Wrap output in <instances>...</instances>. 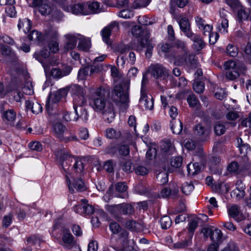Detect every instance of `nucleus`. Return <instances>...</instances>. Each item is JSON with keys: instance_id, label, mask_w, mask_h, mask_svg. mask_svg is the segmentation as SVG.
Masks as SVG:
<instances>
[{"instance_id": "f257e3e1", "label": "nucleus", "mask_w": 251, "mask_h": 251, "mask_svg": "<svg viewBox=\"0 0 251 251\" xmlns=\"http://www.w3.org/2000/svg\"><path fill=\"white\" fill-rule=\"evenodd\" d=\"M109 94V90L103 87L92 89L89 100L93 109L96 112L100 113L102 118L110 123L115 119L116 114L113 104L106 99Z\"/></svg>"}, {"instance_id": "f03ea898", "label": "nucleus", "mask_w": 251, "mask_h": 251, "mask_svg": "<svg viewBox=\"0 0 251 251\" xmlns=\"http://www.w3.org/2000/svg\"><path fill=\"white\" fill-rule=\"evenodd\" d=\"M59 158V162L63 170V174L65 175L70 191L74 193L75 189L77 191L82 192L86 189L84 183L81 179L77 180L72 176L70 172V163L74 161V157L70 154L63 151L58 152L56 154Z\"/></svg>"}, {"instance_id": "7ed1b4c3", "label": "nucleus", "mask_w": 251, "mask_h": 251, "mask_svg": "<svg viewBox=\"0 0 251 251\" xmlns=\"http://www.w3.org/2000/svg\"><path fill=\"white\" fill-rule=\"evenodd\" d=\"M107 210L119 221L121 219V215L130 216L134 214L135 212L134 207L131 204L127 203L109 205Z\"/></svg>"}, {"instance_id": "20e7f679", "label": "nucleus", "mask_w": 251, "mask_h": 251, "mask_svg": "<svg viewBox=\"0 0 251 251\" xmlns=\"http://www.w3.org/2000/svg\"><path fill=\"white\" fill-rule=\"evenodd\" d=\"M54 231L59 229L61 235L62 245L67 248H71L75 246V237L72 234L69 228L56 222L53 227Z\"/></svg>"}, {"instance_id": "39448f33", "label": "nucleus", "mask_w": 251, "mask_h": 251, "mask_svg": "<svg viewBox=\"0 0 251 251\" xmlns=\"http://www.w3.org/2000/svg\"><path fill=\"white\" fill-rule=\"evenodd\" d=\"M127 186L125 182H118L115 185L116 192H114V188L111 186L106 193L104 196V199L109 201L113 197L126 198L127 197V193L126 192Z\"/></svg>"}, {"instance_id": "423d86ee", "label": "nucleus", "mask_w": 251, "mask_h": 251, "mask_svg": "<svg viewBox=\"0 0 251 251\" xmlns=\"http://www.w3.org/2000/svg\"><path fill=\"white\" fill-rule=\"evenodd\" d=\"M147 81V79L145 76H143L141 82V97L139 102L144 106L146 110H151L153 108V99L151 96H148L146 93L145 85Z\"/></svg>"}, {"instance_id": "0eeeda50", "label": "nucleus", "mask_w": 251, "mask_h": 251, "mask_svg": "<svg viewBox=\"0 0 251 251\" xmlns=\"http://www.w3.org/2000/svg\"><path fill=\"white\" fill-rule=\"evenodd\" d=\"M73 98L74 109L82 107L86 102L83 90L78 85L75 86L73 89Z\"/></svg>"}, {"instance_id": "6e6552de", "label": "nucleus", "mask_w": 251, "mask_h": 251, "mask_svg": "<svg viewBox=\"0 0 251 251\" xmlns=\"http://www.w3.org/2000/svg\"><path fill=\"white\" fill-rule=\"evenodd\" d=\"M66 127L62 123H57L53 125V131L55 136L61 141L67 142L70 141H75L77 140V137L75 135L70 137H65L63 135L66 130Z\"/></svg>"}, {"instance_id": "1a4fd4ad", "label": "nucleus", "mask_w": 251, "mask_h": 251, "mask_svg": "<svg viewBox=\"0 0 251 251\" xmlns=\"http://www.w3.org/2000/svg\"><path fill=\"white\" fill-rule=\"evenodd\" d=\"M66 95L67 92L65 90H59L50 94L46 103V110L50 112L52 110V105L59 101Z\"/></svg>"}, {"instance_id": "9d476101", "label": "nucleus", "mask_w": 251, "mask_h": 251, "mask_svg": "<svg viewBox=\"0 0 251 251\" xmlns=\"http://www.w3.org/2000/svg\"><path fill=\"white\" fill-rule=\"evenodd\" d=\"M208 220V217L203 214H201L199 215V216L193 217L189 223L188 230L189 231V234L188 237H192L193 234L196 229L197 228L198 225L201 222H206Z\"/></svg>"}, {"instance_id": "9b49d317", "label": "nucleus", "mask_w": 251, "mask_h": 251, "mask_svg": "<svg viewBox=\"0 0 251 251\" xmlns=\"http://www.w3.org/2000/svg\"><path fill=\"white\" fill-rule=\"evenodd\" d=\"M111 99L115 102L125 103L128 100V96L126 93H124L121 85H116L111 92Z\"/></svg>"}, {"instance_id": "f8f14e48", "label": "nucleus", "mask_w": 251, "mask_h": 251, "mask_svg": "<svg viewBox=\"0 0 251 251\" xmlns=\"http://www.w3.org/2000/svg\"><path fill=\"white\" fill-rule=\"evenodd\" d=\"M119 24L116 22H113L108 26L105 27L101 31V35L102 40L106 44H109V37L111 32H116L119 30Z\"/></svg>"}, {"instance_id": "ddd939ff", "label": "nucleus", "mask_w": 251, "mask_h": 251, "mask_svg": "<svg viewBox=\"0 0 251 251\" xmlns=\"http://www.w3.org/2000/svg\"><path fill=\"white\" fill-rule=\"evenodd\" d=\"M1 117L3 122L10 126H13L16 118V112L13 109H6L3 107L0 109Z\"/></svg>"}, {"instance_id": "4468645a", "label": "nucleus", "mask_w": 251, "mask_h": 251, "mask_svg": "<svg viewBox=\"0 0 251 251\" xmlns=\"http://www.w3.org/2000/svg\"><path fill=\"white\" fill-rule=\"evenodd\" d=\"M194 133L201 140L205 141L209 135L210 128L202 124H199L194 127Z\"/></svg>"}, {"instance_id": "2eb2a0df", "label": "nucleus", "mask_w": 251, "mask_h": 251, "mask_svg": "<svg viewBox=\"0 0 251 251\" xmlns=\"http://www.w3.org/2000/svg\"><path fill=\"white\" fill-rule=\"evenodd\" d=\"M73 162L74 164L71 169L72 171L71 174H72V176H74L75 179H81L82 180L81 175L84 169L83 163L81 159L74 157Z\"/></svg>"}, {"instance_id": "dca6fc26", "label": "nucleus", "mask_w": 251, "mask_h": 251, "mask_svg": "<svg viewBox=\"0 0 251 251\" xmlns=\"http://www.w3.org/2000/svg\"><path fill=\"white\" fill-rule=\"evenodd\" d=\"M161 151L165 156L172 155L175 151V148L173 143L170 139H164L160 143Z\"/></svg>"}, {"instance_id": "f3484780", "label": "nucleus", "mask_w": 251, "mask_h": 251, "mask_svg": "<svg viewBox=\"0 0 251 251\" xmlns=\"http://www.w3.org/2000/svg\"><path fill=\"white\" fill-rule=\"evenodd\" d=\"M150 70L152 75L155 78H163L168 74L166 69L160 64L151 66Z\"/></svg>"}, {"instance_id": "a211bd4d", "label": "nucleus", "mask_w": 251, "mask_h": 251, "mask_svg": "<svg viewBox=\"0 0 251 251\" xmlns=\"http://www.w3.org/2000/svg\"><path fill=\"white\" fill-rule=\"evenodd\" d=\"M150 35H147L145 37V39H142L139 42V45L137 47V50L139 51L142 50L143 48H147V50L146 51V56L148 58H150L152 54V50L153 46L149 41Z\"/></svg>"}, {"instance_id": "6ab92c4d", "label": "nucleus", "mask_w": 251, "mask_h": 251, "mask_svg": "<svg viewBox=\"0 0 251 251\" xmlns=\"http://www.w3.org/2000/svg\"><path fill=\"white\" fill-rule=\"evenodd\" d=\"M50 55V52L47 49H43L39 52H35L34 54V57L42 64L46 72L49 71L50 69L48 66L45 64L44 59L48 58Z\"/></svg>"}, {"instance_id": "aec40b11", "label": "nucleus", "mask_w": 251, "mask_h": 251, "mask_svg": "<svg viewBox=\"0 0 251 251\" xmlns=\"http://www.w3.org/2000/svg\"><path fill=\"white\" fill-rule=\"evenodd\" d=\"M109 227L113 234L120 233V236L124 238H126L128 235V232L123 229L120 225L115 221H110L109 224Z\"/></svg>"}, {"instance_id": "412c9836", "label": "nucleus", "mask_w": 251, "mask_h": 251, "mask_svg": "<svg viewBox=\"0 0 251 251\" xmlns=\"http://www.w3.org/2000/svg\"><path fill=\"white\" fill-rule=\"evenodd\" d=\"M62 8L68 12H72L75 14H82L84 15L85 11V5L84 3H77L72 5L70 6L63 5Z\"/></svg>"}, {"instance_id": "4be33fe9", "label": "nucleus", "mask_w": 251, "mask_h": 251, "mask_svg": "<svg viewBox=\"0 0 251 251\" xmlns=\"http://www.w3.org/2000/svg\"><path fill=\"white\" fill-rule=\"evenodd\" d=\"M85 11L84 15L98 13L101 11L100 3L96 1H88L85 3Z\"/></svg>"}, {"instance_id": "5701e85b", "label": "nucleus", "mask_w": 251, "mask_h": 251, "mask_svg": "<svg viewBox=\"0 0 251 251\" xmlns=\"http://www.w3.org/2000/svg\"><path fill=\"white\" fill-rule=\"evenodd\" d=\"M180 29L187 37H191L192 32L191 30L190 25L188 19L186 18H182L178 22Z\"/></svg>"}, {"instance_id": "b1692460", "label": "nucleus", "mask_w": 251, "mask_h": 251, "mask_svg": "<svg viewBox=\"0 0 251 251\" xmlns=\"http://www.w3.org/2000/svg\"><path fill=\"white\" fill-rule=\"evenodd\" d=\"M74 110L76 117H75L73 119V121L76 122L78 120V119H80L84 122H86L87 121L88 114L87 111L85 108L80 107H79L78 109L77 108H75Z\"/></svg>"}, {"instance_id": "393cba45", "label": "nucleus", "mask_w": 251, "mask_h": 251, "mask_svg": "<svg viewBox=\"0 0 251 251\" xmlns=\"http://www.w3.org/2000/svg\"><path fill=\"white\" fill-rule=\"evenodd\" d=\"M131 32L132 34L136 38H141L138 41L139 44V42L141 41L142 39H145L146 36L147 35H150L147 31H144L141 26L139 25L134 26L131 29Z\"/></svg>"}, {"instance_id": "a878e982", "label": "nucleus", "mask_w": 251, "mask_h": 251, "mask_svg": "<svg viewBox=\"0 0 251 251\" xmlns=\"http://www.w3.org/2000/svg\"><path fill=\"white\" fill-rule=\"evenodd\" d=\"M72 69L70 67L66 68L65 71H62L60 69L55 68L50 71V75L54 78H59L64 76L68 75L71 71Z\"/></svg>"}, {"instance_id": "bb28decb", "label": "nucleus", "mask_w": 251, "mask_h": 251, "mask_svg": "<svg viewBox=\"0 0 251 251\" xmlns=\"http://www.w3.org/2000/svg\"><path fill=\"white\" fill-rule=\"evenodd\" d=\"M236 187L233 193L236 195V197L238 199L243 198L245 194V185L241 180H238L236 183Z\"/></svg>"}, {"instance_id": "cd10ccee", "label": "nucleus", "mask_w": 251, "mask_h": 251, "mask_svg": "<svg viewBox=\"0 0 251 251\" xmlns=\"http://www.w3.org/2000/svg\"><path fill=\"white\" fill-rule=\"evenodd\" d=\"M170 126L173 133L179 134L181 132L183 128V124L179 120H173L171 122Z\"/></svg>"}, {"instance_id": "c85d7f7f", "label": "nucleus", "mask_w": 251, "mask_h": 251, "mask_svg": "<svg viewBox=\"0 0 251 251\" xmlns=\"http://www.w3.org/2000/svg\"><path fill=\"white\" fill-rule=\"evenodd\" d=\"M201 167L198 163H189L187 166V171L188 176H194L200 172Z\"/></svg>"}, {"instance_id": "c756f323", "label": "nucleus", "mask_w": 251, "mask_h": 251, "mask_svg": "<svg viewBox=\"0 0 251 251\" xmlns=\"http://www.w3.org/2000/svg\"><path fill=\"white\" fill-rule=\"evenodd\" d=\"M188 38L191 39L194 42V45L195 46L196 50H201L204 48L205 44L200 36L195 35L192 33V37Z\"/></svg>"}, {"instance_id": "7c9ffc66", "label": "nucleus", "mask_w": 251, "mask_h": 251, "mask_svg": "<svg viewBox=\"0 0 251 251\" xmlns=\"http://www.w3.org/2000/svg\"><path fill=\"white\" fill-rule=\"evenodd\" d=\"M18 27L19 30L23 28L24 32L26 33L30 30L31 23L29 19L25 18L19 21Z\"/></svg>"}, {"instance_id": "2f4dec72", "label": "nucleus", "mask_w": 251, "mask_h": 251, "mask_svg": "<svg viewBox=\"0 0 251 251\" xmlns=\"http://www.w3.org/2000/svg\"><path fill=\"white\" fill-rule=\"evenodd\" d=\"M67 41L64 45V48L66 50H72L74 49L77 43V38L71 35H68L67 36Z\"/></svg>"}, {"instance_id": "473e14b6", "label": "nucleus", "mask_w": 251, "mask_h": 251, "mask_svg": "<svg viewBox=\"0 0 251 251\" xmlns=\"http://www.w3.org/2000/svg\"><path fill=\"white\" fill-rule=\"evenodd\" d=\"M191 237H188L183 241L178 242L173 244V248L176 249H183L192 244Z\"/></svg>"}, {"instance_id": "72a5a7b5", "label": "nucleus", "mask_w": 251, "mask_h": 251, "mask_svg": "<svg viewBox=\"0 0 251 251\" xmlns=\"http://www.w3.org/2000/svg\"><path fill=\"white\" fill-rule=\"evenodd\" d=\"M121 132L119 130H116L113 128H109L105 130V135L109 139H117L121 136Z\"/></svg>"}, {"instance_id": "f704fd0d", "label": "nucleus", "mask_w": 251, "mask_h": 251, "mask_svg": "<svg viewBox=\"0 0 251 251\" xmlns=\"http://www.w3.org/2000/svg\"><path fill=\"white\" fill-rule=\"evenodd\" d=\"M28 38L31 41L39 43L42 40V35L39 31L33 30L28 34Z\"/></svg>"}, {"instance_id": "c9c22d12", "label": "nucleus", "mask_w": 251, "mask_h": 251, "mask_svg": "<svg viewBox=\"0 0 251 251\" xmlns=\"http://www.w3.org/2000/svg\"><path fill=\"white\" fill-rule=\"evenodd\" d=\"M91 47L90 40L88 38H83L80 39L78 45L79 50L83 51H87Z\"/></svg>"}, {"instance_id": "e433bc0d", "label": "nucleus", "mask_w": 251, "mask_h": 251, "mask_svg": "<svg viewBox=\"0 0 251 251\" xmlns=\"http://www.w3.org/2000/svg\"><path fill=\"white\" fill-rule=\"evenodd\" d=\"M81 201L83 203V215L92 214L94 211L93 206L87 203L88 201L86 199H81ZM80 212H82V211Z\"/></svg>"}, {"instance_id": "4c0bfd02", "label": "nucleus", "mask_w": 251, "mask_h": 251, "mask_svg": "<svg viewBox=\"0 0 251 251\" xmlns=\"http://www.w3.org/2000/svg\"><path fill=\"white\" fill-rule=\"evenodd\" d=\"M52 8L50 4L46 3H43L39 8L40 13L44 16L49 15L52 11Z\"/></svg>"}, {"instance_id": "58836bf2", "label": "nucleus", "mask_w": 251, "mask_h": 251, "mask_svg": "<svg viewBox=\"0 0 251 251\" xmlns=\"http://www.w3.org/2000/svg\"><path fill=\"white\" fill-rule=\"evenodd\" d=\"M222 238V233L220 229H215L213 230L210 239L213 243L219 244Z\"/></svg>"}, {"instance_id": "ea45409f", "label": "nucleus", "mask_w": 251, "mask_h": 251, "mask_svg": "<svg viewBox=\"0 0 251 251\" xmlns=\"http://www.w3.org/2000/svg\"><path fill=\"white\" fill-rule=\"evenodd\" d=\"M228 213L229 215L233 219L237 220V217L240 213L239 207L237 205H233L228 209Z\"/></svg>"}, {"instance_id": "a19ab883", "label": "nucleus", "mask_w": 251, "mask_h": 251, "mask_svg": "<svg viewBox=\"0 0 251 251\" xmlns=\"http://www.w3.org/2000/svg\"><path fill=\"white\" fill-rule=\"evenodd\" d=\"M242 49L244 52V58L251 63V43L248 42L242 47Z\"/></svg>"}, {"instance_id": "79ce46f5", "label": "nucleus", "mask_w": 251, "mask_h": 251, "mask_svg": "<svg viewBox=\"0 0 251 251\" xmlns=\"http://www.w3.org/2000/svg\"><path fill=\"white\" fill-rule=\"evenodd\" d=\"M160 222L161 227L164 229L168 228L172 225V220L170 217L168 216L162 217L160 220Z\"/></svg>"}, {"instance_id": "37998d69", "label": "nucleus", "mask_w": 251, "mask_h": 251, "mask_svg": "<svg viewBox=\"0 0 251 251\" xmlns=\"http://www.w3.org/2000/svg\"><path fill=\"white\" fill-rule=\"evenodd\" d=\"M224 10H222V12L221 11L220 12L222 20L221 24V26H219V30L220 31H222L223 29L222 32L224 33H226L228 31L227 28L228 27V22L227 19L224 18L223 16L221 15L222 13L224 15Z\"/></svg>"}, {"instance_id": "c03bdc74", "label": "nucleus", "mask_w": 251, "mask_h": 251, "mask_svg": "<svg viewBox=\"0 0 251 251\" xmlns=\"http://www.w3.org/2000/svg\"><path fill=\"white\" fill-rule=\"evenodd\" d=\"M194 189V186L192 181L189 183L187 182L184 183L181 188L182 192L185 195H189Z\"/></svg>"}, {"instance_id": "a18cd8bd", "label": "nucleus", "mask_w": 251, "mask_h": 251, "mask_svg": "<svg viewBox=\"0 0 251 251\" xmlns=\"http://www.w3.org/2000/svg\"><path fill=\"white\" fill-rule=\"evenodd\" d=\"M187 101L191 107H197L199 104V100L194 94L189 95L187 98Z\"/></svg>"}, {"instance_id": "49530a36", "label": "nucleus", "mask_w": 251, "mask_h": 251, "mask_svg": "<svg viewBox=\"0 0 251 251\" xmlns=\"http://www.w3.org/2000/svg\"><path fill=\"white\" fill-rule=\"evenodd\" d=\"M224 68L227 71L238 70V67L235 61L233 60H228L225 62Z\"/></svg>"}, {"instance_id": "de8ad7c7", "label": "nucleus", "mask_w": 251, "mask_h": 251, "mask_svg": "<svg viewBox=\"0 0 251 251\" xmlns=\"http://www.w3.org/2000/svg\"><path fill=\"white\" fill-rule=\"evenodd\" d=\"M239 76V73L238 70L227 71L226 75V78L230 80L236 79Z\"/></svg>"}, {"instance_id": "09e8293b", "label": "nucleus", "mask_w": 251, "mask_h": 251, "mask_svg": "<svg viewBox=\"0 0 251 251\" xmlns=\"http://www.w3.org/2000/svg\"><path fill=\"white\" fill-rule=\"evenodd\" d=\"M193 89L197 93H202L204 89V83L201 81H195L193 83Z\"/></svg>"}, {"instance_id": "8fccbe9b", "label": "nucleus", "mask_w": 251, "mask_h": 251, "mask_svg": "<svg viewBox=\"0 0 251 251\" xmlns=\"http://www.w3.org/2000/svg\"><path fill=\"white\" fill-rule=\"evenodd\" d=\"M226 52L229 56L235 57L238 54V48L232 44H228L226 47Z\"/></svg>"}, {"instance_id": "3c124183", "label": "nucleus", "mask_w": 251, "mask_h": 251, "mask_svg": "<svg viewBox=\"0 0 251 251\" xmlns=\"http://www.w3.org/2000/svg\"><path fill=\"white\" fill-rule=\"evenodd\" d=\"M126 226L131 230H136L138 228L139 224L134 220L129 219L126 222Z\"/></svg>"}, {"instance_id": "603ef678", "label": "nucleus", "mask_w": 251, "mask_h": 251, "mask_svg": "<svg viewBox=\"0 0 251 251\" xmlns=\"http://www.w3.org/2000/svg\"><path fill=\"white\" fill-rule=\"evenodd\" d=\"M226 131L225 126L223 124L217 123L214 126V131L216 135H221L223 134Z\"/></svg>"}, {"instance_id": "864d4df0", "label": "nucleus", "mask_w": 251, "mask_h": 251, "mask_svg": "<svg viewBox=\"0 0 251 251\" xmlns=\"http://www.w3.org/2000/svg\"><path fill=\"white\" fill-rule=\"evenodd\" d=\"M133 15V12L129 9H124L121 11L118 14V16L120 17L125 19L131 18Z\"/></svg>"}, {"instance_id": "5fc2aeb1", "label": "nucleus", "mask_w": 251, "mask_h": 251, "mask_svg": "<svg viewBox=\"0 0 251 251\" xmlns=\"http://www.w3.org/2000/svg\"><path fill=\"white\" fill-rule=\"evenodd\" d=\"M227 170L230 172L234 173L237 174L239 173V165L236 162H232L228 165L227 167Z\"/></svg>"}, {"instance_id": "6e6d98bb", "label": "nucleus", "mask_w": 251, "mask_h": 251, "mask_svg": "<svg viewBox=\"0 0 251 251\" xmlns=\"http://www.w3.org/2000/svg\"><path fill=\"white\" fill-rule=\"evenodd\" d=\"M89 69V67H86L80 69L78 73V78L81 80L84 79L86 78V76L88 75Z\"/></svg>"}, {"instance_id": "4d7b16f0", "label": "nucleus", "mask_w": 251, "mask_h": 251, "mask_svg": "<svg viewBox=\"0 0 251 251\" xmlns=\"http://www.w3.org/2000/svg\"><path fill=\"white\" fill-rule=\"evenodd\" d=\"M138 22L140 24L144 25H151L153 24V22L146 16H139L138 18Z\"/></svg>"}, {"instance_id": "13d9d810", "label": "nucleus", "mask_w": 251, "mask_h": 251, "mask_svg": "<svg viewBox=\"0 0 251 251\" xmlns=\"http://www.w3.org/2000/svg\"><path fill=\"white\" fill-rule=\"evenodd\" d=\"M182 163V158L180 156L176 157L171 159V166L174 168H178L180 167Z\"/></svg>"}, {"instance_id": "bf43d9fd", "label": "nucleus", "mask_w": 251, "mask_h": 251, "mask_svg": "<svg viewBox=\"0 0 251 251\" xmlns=\"http://www.w3.org/2000/svg\"><path fill=\"white\" fill-rule=\"evenodd\" d=\"M28 147L31 150L37 151H40L42 150V146L39 142L34 141L30 142L28 144Z\"/></svg>"}, {"instance_id": "052dcab7", "label": "nucleus", "mask_w": 251, "mask_h": 251, "mask_svg": "<svg viewBox=\"0 0 251 251\" xmlns=\"http://www.w3.org/2000/svg\"><path fill=\"white\" fill-rule=\"evenodd\" d=\"M13 218V214L11 213L4 216L2 220V225L5 227H8L12 222Z\"/></svg>"}, {"instance_id": "680f3d73", "label": "nucleus", "mask_w": 251, "mask_h": 251, "mask_svg": "<svg viewBox=\"0 0 251 251\" xmlns=\"http://www.w3.org/2000/svg\"><path fill=\"white\" fill-rule=\"evenodd\" d=\"M219 251H239L238 248L233 243L227 244Z\"/></svg>"}, {"instance_id": "e2e57ef3", "label": "nucleus", "mask_w": 251, "mask_h": 251, "mask_svg": "<svg viewBox=\"0 0 251 251\" xmlns=\"http://www.w3.org/2000/svg\"><path fill=\"white\" fill-rule=\"evenodd\" d=\"M135 173L138 175L145 176L148 174V169L143 166H139L135 169Z\"/></svg>"}, {"instance_id": "0e129e2a", "label": "nucleus", "mask_w": 251, "mask_h": 251, "mask_svg": "<svg viewBox=\"0 0 251 251\" xmlns=\"http://www.w3.org/2000/svg\"><path fill=\"white\" fill-rule=\"evenodd\" d=\"M127 123L129 126L133 128L134 131L137 133L136 130V119L134 116L131 115L129 117Z\"/></svg>"}, {"instance_id": "69168bd1", "label": "nucleus", "mask_w": 251, "mask_h": 251, "mask_svg": "<svg viewBox=\"0 0 251 251\" xmlns=\"http://www.w3.org/2000/svg\"><path fill=\"white\" fill-rule=\"evenodd\" d=\"M118 151L120 154L126 156L129 153V149L127 145H123L118 148Z\"/></svg>"}, {"instance_id": "338daca9", "label": "nucleus", "mask_w": 251, "mask_h": 251, "mask_svg": "<svg viewBox=\"0 0 251 251\" xmlns=\"http://www.w3.org/2000/svg\"><path fill=\"white\" fill-rule=\"evenodd\" d=\"M5 12L10 17H14L16 15V11L14 5H9L6 6Z\"/></svg>"}, {"instance_id": "774afa93", "label": "nucleus", "mask_w": 251, "mask_h": 251, "mask_svg": "<svg viewBox=\"0 0 251 251\" xmlns=\"http://www.w3.org/2000/svg\"><path fill=\"white\" fill-rule=\"evenodd\" d=\"M79 137L83 140H86L89 137L88 129L85 127H81L79 129Z\"/></svg>"}]
</instances>
